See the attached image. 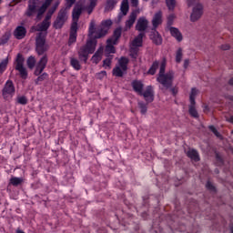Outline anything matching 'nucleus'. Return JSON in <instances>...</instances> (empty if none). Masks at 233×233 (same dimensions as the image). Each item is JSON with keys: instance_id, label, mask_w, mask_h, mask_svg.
<instances>
[{"instance_id": "nucleus-1", "label": "nucleus", "mask_w": 233, "mask_h": 233, "mask_svg": "<svg viewBox=\"0 0 233 233\" xmlns=\"http://www.w3.org/2000/svg\"><path fill=\"white\" fill-rule=\"evenodd\" d=\"M108 34L106 30H91L89 31V38L86 41V44L80 47L78 50V57L80 61L86 63L88 61V56L96 52V46H97V39L105 37Z\"/></svg>"}, {"instance_id": "nucleus-2", "label": "nucleus", "mask_w": 233, "mask_h": 233, "mask_svg": "<svg viewBox=\"0 0 233 233\" xmlns=\"http://www.w3.org/2000/svg\"><path fill=\"white\" fill-rule=\"evenodd\" d=\"M166 68L167 60L164 59L160 64L159 74L157 81L160 83V85L164 86L165 88H170V86H172V83L174 82V71H169L165 74Z\"/></svg>"}, {"instance_id": "nucleus-3", "label": "nucleus", "mask_w": 233, "mask_h": 233, "mask_svg": "<svg viewBox=\"0 0 233 233\" xmlns=\"http://www.w3.org/2000/svg\"><path fill=\"white\" fill-rule=\"evenodd\" d=\"M46 50H48V45H46V30H42L35 38V51L38 56H43Z\"/></svg>"}, {"instance_id": "nucleus-4", "label": "nucleus", "mask_w": 233, "mask_h": 233, "mask_svg": "<svg viewBox=\"0 0 233 233\" xmlns=\"http://www.w3.org/2000/svg\"><path fill=\"white\" fill-rule=\"evenodd\" d=\"M143 37H145V34L141 32L131 41L129 52L132 59H137L139 48L143 46Z\"/></svg>"}, {"instance_id": "nucleus-5", "label": "nucleus", "mask_w": 233, "mask_h": 233, "mask_svg": "<svg viewBox=\"0 0 233 233\" xmlns=\"http://www.w3.org/2000/svg\"><path fill=\"white\" fill-rule=\"evenodd\" d=\"M128 70V58L123 56L118 60V66L113 68V76L116 77H123Z\"/></svg>"}, {"instance_id": "nucleus-6", "label": "nucleus", "mask_w": 233, "mask_h": 233, "mask_svg": "<svg viewBox=\"0 0 233 233\" xmlns=\"http://www.w3.org/2000/svg\"><path fill=\"white\" fill-rule=\"evenodd\" d=\"M121 37V30H115L113 35L107 39L106 52L107 54H116V47L114 45H117V41Z\"/></svg>"}, {"instance_id": "nucleus-7", "label": "nucleus", "mask_w": 233, "mask_h": 233, "mask_svg": "<svg viewBox=\"0 0 233 233\" xmlns=\"http://www.w3.org/2000/svg\"><path fill=\"white\" fill-rule=\"evenodd\" d=\"M25 57L23 55L17 54L15 61V68L20 74L22 79H26L28 77V72H26V68H25Z\"/></svg>"}, {"instance_id": "nucleus-8", "label": "nucleus", "mask_w": 233, "mask_h": 233, "mask_svg": "<svg viewBox=\"0 0 233 233\" xmlns=\"http://www.w3.org/2000/svg\"><path fill=\"white\" fill-rule=\"evenodd\" d=\"M67 20L68 13L66 9H60L56 16V19L53 24L54 28H56V30H61V28H63Z\"/></svg>"}, {"instance_id": "nucleus-9", "label": "nucleus", "mask_w": 233, "mask_h": 233, "mask_svg": "<svg viewBox=\"0 0 233 233\" xmlns=\"http://www.w3.org/2000/svg\"><path fill=\"white\" fill-rule=\"evenodd\" d=\"M2 96L4 99H12L15 96V86L12 80H7L2 89Z\"/></svg>"}, {"instance_id": "nucleus-10", "label": "nucleus", "mask_w": 233, "mask_h": 233, "mask_svg": "<svg viewBox=\"0 0 233 233\" xmlns=\"http://www.w3.org/2000/svg\"><path fill=\"white\" fill-rule=\"evenodd\" d=\"M203 4L197 3L195 5H193L192 13L190 15V21L192 23H196V21H199L203 15Z\"/></svg>"}, {"instance_id": "nucleus-11", "label": "nucleus", "mask_w": 233, "mask_h": 233, "mask_svg": "<svg viewBox=\"0 0 233 233\" xmlns=\"http://www.w3.org/2000/svg\"><path fill=\"white\" fill-rule=\"evenodd\" d=\"M82 12H83V8L81 7V5H76L73 9V13H72L73 22H72L70 30H77L79 28L77 26V21H79V17L81 16Z\"/></svg>"}, {"instance_id": "nucleus-12", "label": "nucleus", "mask_w": 233, "mask_h": 233, "mask_svg": "<svg viewBox=\"0 0 233 233\" xmlns=\"http://www.w3.org/2000/svg\"><path fill=\"white\" fill-rule=\"evenodd\" d=\"M47 63H48V56H46V55H45L44 56H42L40 58L38 63H36L35 76H41V74H43V70H45V68H46Z\"/></svg>"}, {"instance_id": "nucleus-13", "label": "nucleus", "mask_w": 233, "mask_h": 233, "mask_svg": "<svg viewBox=\"0 0 233 233\" xmlns=\"http://www.w3.org/2000/svg\"><path fill=\"white\" fill-rule=\"evenodd\" d=\"M140 96L146 99L147 103H152L154 101V87L152 86H147L146 90Z\"/></svg>"}, {"instance_id": "nucleus-14", "label": "nucleus", "mask_w": 233, "mask_h": 233, "mask_svg": "<svg viewBox=\"0 0 233 233\" xmlns=\"http://www.w3.org/2000/svg\"><path fill=\"white\" fill-rule=\"evenodd\" d=\"M131 86L137 94L140 96V94H143V88L145 87V85L140 80H134L131 83Z\"/></svg>"}, {"instance_id": "nucleus-15", "label": "nucleus", "mask_w": 233, "mask_h": 233, "mask_svg": "<svg viewBox=\"0 0 233 233\" xmlns=\"http://www.w3.org/2000/svg\"><path fill=\"white\" fill-rule=\"evenodd\" d=\"M161 23H163V13L161 11H158L155 14L152 20L153 28H157V26H159Z\"/></svg>"}, {"instance_id": "nucleus-16", "label": "nucleus", "mask_w": 233, "mask_h": 233, "mask_svg": "<svg viewBox=\"0 0 233 233\" xmlns=\"http://www.w3.org/2000/svg\"><path fill=\"white\" fill-rule=\"evenodd\" d=\"M128 10H130L128 0H122L121 5H120V11L122 15H127L128 14ZM121 14L118 15V19H121L123 17Z\"/></svg>"}, {"instance_id": "nucleus-17", "label": "nucleus", "mask_w": 233, "mask_h": 233, "mask_svg": "<svg viewBox=\"0 0 233 233\" xmlns=\"http://www.w3.org/2000/svg\"><path fill=\"white\" fill-rule=\"evenodd\" d=\"M150 39L155 43V45H161L163 43V38L161 37V35L156 30L151 31L149 35Z\"/></svg>"}, {"instance_id": "nucleus-18", "label": "nucleus", "mask_w": 233, "mask_h": 233, "mask_svg": "<svg viewBox=\"0 0 233 233\" xmlns=\"http://www.w3.org/2000/svg\"><path fill=\"white\" fill-rule=\"evenodd\" d=\"M147 28H148V20L145 17L138 18L136 30H147Z\"/></svg>"}, {"instance_id": "nucleus-19", "label": "nucleus", "mask_w": 233, "mask_h": 233, "mask_svg": "<svg viewBox=\"0 0 233 233\" xmlns=\"http://www.w3.org/2000/svg\"><path fill=\"white\" fill-rule=\"evenodd\" d=\"M136 19H137V12L133 11L128 17V20L126 21V28H132L134 24L136 23Z\"/></svg>"}, {"instance_id": "nucleus-20", "label": "nucleus", "mask_w": 233, "mask_h": 233, "mask_svg": "<svg viewBox=\"0 0 233 233\" xmlns=\"http://www.w3.org/2000/svg\"><path fill=\"white\" fill-rule=\"evenodd\" d=\"M59 5H61V2L58 0L55 2V4L48 9L46 18V19H52V15L56 13V10L59 7Z\"/></svg>"}, {"instance_id": "nucleus-21", "label": "nucleus", "mask_w": 233, "mask_h": 233, "mask_svg": "<svg viewBox=\"0 0 233 233\" xmlns=\"http://www.w3.org/2000/svg\"><path fill=\"white\" fill-rule=\"evenodd\" d=\"M187 157L191 159L192 161H199V153L196 149H188L187 152Z\"/></svg>"}, {"instance_id": "nucleus-22", "label": "nucleus", "mask_w": 233, "mask_h": 233, "mask_svg": "<svg viewBox=\"0 0 233 233\" xmlns=\"http://www.w3.org/2000/svg\"><path fill=\"white\" fill-rule=\"evenodd\" d=\"M102 56H103V47H100L96 50L95 55L92 56L91 58L92 63H95V65H97V63L101 61Z\"/></svg>"}, {"instance_id": "nucleus-23", "label": "nucleus", "mask_w": 233, "mask_h": 233, "mask_svg": "<svg viewBox=\"0 0 233 233\" xmlns=\"http://www.w3.org/2000/svg\"><path fill=\"white\" fill-rule=\"evenodd\" d=\"M54 0H46L45 3L42 5V6H40V8L38 9V13H37V16H41L43 15V14H45L46 12V9L48 8V6H50V5H52V2Z\"/></svg>"}, {"instance_id": "nucleus-24", "label": "nucleus", "mask_w": 233, "mask_h": 233, "mask_svg": "<svg viewBox=\"0 0 233 233\" xmlns=\"http://www.w3.org/2000/svg\"><path fill=\"white\" fill-rule=\"evenodd\" d=\"M114 25L110 19H106L101 22L100 30H110L111 26Z\"/></svg>"}, {"instance_id": "nucleus-25", "label": "nucleus", "mask_w": 233, "mask_h": 233, "mask_svg": "<svg viewBox=\"0 0 233 233\" xmlns=\"http://www.w3.org/2000/svg\"><path fill=\"white\" fill-rule=\"evenodd\" d=\"M166 6H167V9L169 10V12H174L176 10V6H177V1L166 0Z\"/></svg>"}, {"instance_id": "nucleus-26", "label": "nucleus", "mask_w": 233, "mask_h": 233, "mask_svg": "<svg viewBox=\"0 0 233 233\" xmlns=\"http://www.w3.org/2000/svg\"><path fill=\"white\" fill-rule=\"evenodd\" d=\"M77 41V30H71L69 34V46Z\"/></svg>"}, {"instance_id": "nucleus-27", "label": "nucleus", "mask_w": 233, "mask_h": 233, "mask_svg": "<svg viewBox=\"0 0 233 233\" xmlns=\"http://www.w3.org/2000/svg\"><path fill=\"white\" fill-rule=\"evenodd\" d=\"M170 34L172 37H175V39H177V41H183V35L181 34V32H179V30H170Z\"/></svg>"}, {"instance_id": "nucleus-28", "label": "nucleus", "mask_w": 233, "mask_h": 233, "mask_svg": "<svg viewBox=\"0 0 233 233\" xmlns=\"http://www.w3.org/2000/svg\"><path fill=\"white\" fill-rule=\"evenodd\" d=\"M14 35L15 39H24L26 35V30H15Z\"/></svg>"}, {"instance_id": "nucleus-29", "label": "nucleus", "mask_w": 233, "mask_h": 233, "mask_svg": "<svg viewBox=\"0 0 233 233\" xmlns=\"http://www.w3.org/2000/svg\"><path fill=\"white\" fill-rule=\"evenodd\" d=\"M35 11H36L35 4L29 5L28 9L25 12V15H27V17H32V15L35 14Z\"/></svg>"}, {"instance_id": "nucleus-30", "label": "nucleus", "mask_w": 233, "mask_h": 233, "mask_svg": "<svg viewBox=\"0 0 233 233\" xmlns=\"http://www.w3.org/2000/svg\"><path fill=\"white\" fill-rule=\"evenodd\" d=\"M199 91H198V89L196 88H192L191 89V93L189 96V101L191 105H196V96H198Z\"/></svg>"}, {"instance_id": "nucleus-31", "label": "nucleus", "mask_w": 233, "mask_h": 233, "mask_svg": "<svg viewBox=\"0 0 233 233\" xmlns=\"http://www.w3.org/2000/svg\"><path fill=\"white\" fill-rule=\"evenodd\" d=\"M157 68H159V62L155 61L151 67L149 68L147 74H150V76H154V74H156V71L157 70Z\"/></svg>"}, {"instance_id": "nucleus-32", "label": "nucleus", "mask_w": 233, "mask_h": 233, "mask_svg": "<svg viewBox=\"0 0 233 233\" xmlns=\"http://www.w3.org/2000/svg\"><path fill=\"white\" fill-rule=\"evenodd\" d=\"M70 65L75 70H81V64H79V60L76 58H71Z\"/></svg>"}, {"instance_id": "nucleus-33", "label": "nucleus", "mask_w": 233, "mask_h": 233, "mask_svg": "<svg viewBox=\"0 0 233 233\" xmlns=\"http://www.w3.org/2000/svg\"><path fill=\"white\" fill-rule=\"evenodd\" d=\"M10 183L11 185H13V187H17L18 185H21V183H23V177H13L10 179Z\"/></svg>"}, {"instance_id": "nucleus-34", "label": "nucleus", "mask_w": 233, "mask_h": 233, "mask_svg": "<svg viewBox=\"0 0 233 233\" xmlns=\"http://www.w3.org/2000/svg\"><path fill=\"white\" fill-rule=\"evenodd\" d=\"M116 5H117V0H106V10H114L116 8Z\"/></svg>"}, {"instance_id": "nucleus-35", "label": "nucleus", "mask_w": 233, "mask_h": 233, "mask_svg": "<svg viewBox=\"0 0 233 233\" xmlns=\"http://www.w3.org/2000/svg\"><path fill=\"white\" fill-rule=\"evenodd\" d=\"M90 4L87 6V14H92V12L94 11V8H96V6L97 5V0H89Z\"/></svg>"}, {"instance_id": "nucleus-36", "label": "nucleus", "mask_w": 233, "mask_h": 233, "mask_svg": "<svg viewBox=\"0 0 233 233\" xmlns=\"http://www.w3.org/2000/svg\"><path fill=\"white\" fill-rule=\"evenodd\" d=\"M183 59V49L179 47L176 52V63H181Z\"/></svg>"}, {"instance_id": "nucleus-37", "label": "nucleus", "mask_w": 233, "mask_h": 233, "mask_svg": "<svg viewBox=\"0 0 233 233\" xmlns=\"http://www.w3.org/2000/svg\"><path fill=\"white\" fill-rule=\"evenodd\" d=\"M10 32H6L1 38H0V45H6L10 40Z\"/></svg>"}, {"instance_id": "nucleus-38", "label": "nucleus", "mask_w": 233, "mask_h": 233, "mask_svg": "<svg viewBox=\"0 0 233 233\" xmlns=\"http://www.w3.org/2000/svg\"><path fill=\"white\" fill-rule=\"evenodd\" d=\"M27 66L31 70L34 68V66H35V57H34V56H29L28 57V59H27Z\"/></svg>"}, {"instance_id": "nucleus-39", "label": "nucleus", "mask_w": 233, "mask_h": 233, "mask_svg": "<svg viewBox=\"0 0 233 233\" xmlns=\"http://www.w3.org/2000/svg\"><path fill=\"white\" fill-rule=\"evenodd\" d=\"M6 66H8V59L5 58L0 63V74H3L5 70H6Z\"/></svg>"}, {"instance_id": "nucleus-40", "label": "nucleus", "mask_w": 233, "mask_h": 233, "mask_svg": "<svg viewBox=\"0 0 233 233\" xmlns=\"http://www.w3.org/2000/svg\"><path fill=\"white\" fill-rule=\"evenodd\" d=\"M189 114L192 117H198V110H196L195 105L189 106Z\"/></svg>"}, {"instance_id": "nucleus-41", "label": "nucleus", "mask_w": 233, "mask_h": 233, "mask_svg": "<svg viewBox=\"0 0 233 233\" xmlns=\"http://www.w3.org/2000/svg\"><path fill=\"white\" fill-rule=\"evenodd\" d=\"M48 78V74L46 73H43L42 75H40L36 79H35V84L39 85V83H41V81H45V79Z\"/></svg>"}, {"instance_id": "nucleus-42", "label": "nucleus", "mask_w": 233, "mask_h": 233, "mask_svg": "<svg viewBox=\"0 0 233 233\" xmlns=\"http://www.w3.org/2000/svg\"><path fill=\"white\" fill-rule=\"evenodd\" d=\"M76 4V0H66V8L64 10H70Z\"/></svg>"}, {"instance_id": "nucleus-43", "label": "nucleus", "mask_w": 233, "mask_h": 233, "mask_svg": "<svg viewBox=\"0 0 233 233\" xmlns=\"http://www.w3.org/2000/svg\"><path fill=\"white\" fill-rule=\"evenodd\" d=\"M46 21H50V18H45L42 23L38 25L39 30H46Z\"/></svg>"}, {"instance_id": "nucleus-44", "label": "nucleus", "mask_w": 233, "mask_h": 233, "mask_svg": "<svg viewBox=\"0 0 233 233\" xmlns=\"http://www.w3.org/2000/svg\"><path fill=\"white\" fill-rule=\"evenodd\" d=\"M110 65H112V56H110L109 57H107L104 60V67L105 68H110Z\"/></svg>"}, {"instance_id": "nucleus-45", "label": "nucleus", "mask_w": 233, "mask_h": 233, "mask_svg": "<svg viewBox=\"0 0 233 233\" xmlns=\"http://www.w3.org/2000/svg\"><path fill=\"white\" fill-rule=\"evenodd\" d=\"M138 106L140 108V112L141 114H147V104L143 103V102H138Z\"/></svg>"}, {"instance_id": "nucleus-46", "label": "nucleus", "mask_w": 233, "mask_h": 233, "mask_svg": "<svg viewBox=\"0 0 233 233\" xmlns=\"http://www.w3.org/2000/svg\"><path fill=\"white\" fill-rule=\"evenodd\" d=\"M17 101L19 105H26V103H28V99H26V96H19L17 98Z\"/></svg>"}, {"instance_id": "nucleus-47", "label": "nucleus", "mask_w": 233, "mask_h": 233, "mask_svg": "<svg viewBox=\"0 0 233 233\" xmlns=\"http://www.w3.org/2000/svg\"><path fill=\"white\" fill-rule=\"evenodd\" d=\"M206 188H208V190H210L211 192H216V187L209 181L207 182Z\"/></svg>"}, {"instance_id": "nucleus-48", "label": "nucleus", "mask_w": 233, "mask_h": 233, "mask_svg": "<svg viewBox=\"0 0 233 233\" xmlns=\"http://www.w3.org/2000/svg\"><path fill=\"white\" fill-rule=\"evenodd\" d=\"M174 19H176V15H170L167 17V25H168V26H172V23H174Z\"/></svg>"}, {"instance_id": "nucleus-49", "label": "nucleus", "mask_w": 233, "mask_h": 233, "mask_svg": "<svg viewBox=\"0 0 233 233\" xmlns=\"http://www.w3.org/2000/svg\"><path fill=\"white\" fill-rule=\"evenodd\" d=\"M209 130H211V132H213L217 137H219V132H218V129H216L214 126H209Z\"/></svg>"}, {"instance_id": "nucleus-50", "label": "nucleus", "mask_w": 233, "mask_h": 233, "mask_svg": "<svg viewBox=\"0 0 233 233\" xmlns=\"http://www.w3.org/2000/svg\"><path fill=\"white\" fill-rule=\"evenodd\" d=\"M196 3H198V0H187V5L188 8H190V6H194L195 5H197Z\"/></svg>"}, {"instance_id": "nucleus-51", "label": "nucleus", "mask_w": 233, "mask_h": 233, "mask_svg": "<svg viewBox=\"0 0 233 233\" xmlns=\"http://www.w3.org/2000/svg\"><path fill=\"white\" fill-rule=\"evenodd\" d=\"M131 1V6H133V8H137V6H139V0H130Z\"/></svg>"}, {"instance_id": "nucleus-52", "label": "nucleus", "mask_w": 233, "mask_h": 233, "mask_svg": "<svg viewBox=\"0 0 233 233\" xmlns=\"http://www.w3.org/2000/svg\"><path fill=\"white\" fill-rule=\"evenodd\" d=\"M221 50H230V46L228 44L222 45L220 46Z\"/></svg>"}, {"instance_id": "nucleus-53", "label": "nucleus", "mask_w": 233, "mask_h": 233, "mask_svg": "<svg viewBox=\"0 0 233 233\" xmlns=\"http://www.w3.org/2000/svg\"><path fill=\"white\" fill-rule=\"evenodd\" d=\"M89 30H96V22L91 21L90 25H89Z\"/></svg>"}, {"instance_id": "nucleus-54", "label": "nucleus", "mask_w": 233, "mask_h": 233, "mask_svg": "<svg viewBox=\"0 0 233 233\" xmlns=\"http://www.w3.org/2000/svg\"><path fill=\"white\" fill-rule=\"evenodd\" d=\"M190 64V61L188 59H186L184 61V68H188V65Z\"/></svg>"}, {"instance_id": "nucleus-55", "label": "nucleus", "mask_w": 233, "mask_h": 233, "mask_svg": "<svg viewBox=\"0 0 233 233\" xmlns=\"http://www.w3.org/2000/svg\"><path fill=\"white\" fill-rule=\"evenodd\" d=\"M105 76H106V71H101V72L98 74V77H105Z\"/></svg>"}, {"instance_id": "nucleus-56", "label": "nucleus", "mask_w": 233, "mask_h": 233, "mask_svg": "<svg viewBox=\"0 0 233 233\" xmlns=\"http://www.w3.org/2000/svg\"><path fill=\"white\" fill-rule=\"evenodd\" d=\"M171 92H172L173 96H176V94H177V88L172 87Z\"/></svg>"}, {"instance_id": "nucleus-57", "label": "nucleus", "mask_w": 233, "mask_h": 233, "mask_svg": "<svg viewBox=\"0 0 233 233\" xmlns=\"http://www.w3.org/2000/svg\"><path fill=\"white\" fill-rule=\"evenodd\" d=\"M50 28V21L46 22V30H48Z\"/></svg>"}, {"instance_id": "nucleus-58", "label": "nucleus", "mask_w": 233, "mask_h": 233, "mask_svg": "<svg viewBox=\"0 0 233 233\" xmlns=\"http://www.w3.org/2000/svg\"><path fill=\"white\" fill-rule=\"evenodd\" d=\"M15 30H26L24 26L18 25Z\"/></svg>"}, {"instance_id": "nucleus-59", "label": "nucleus", "mask_w": 233, "mask_h": 233, "mask_svg": "<svg viewBox=\"0 0 233 233\" xmlns=\"http://www.w3.org/2000/svg\"><path fill=\"white\" fill-rule=\"evenodd\" d=\"M21 1L23 0H13V3H15V5H18V3H21Z\"/></svg>"}, {"instance_id": "nucleus-60", "label": "nucleus", "mask_w": 233, "mask_h": 233, "mask_svg": "<svg viewBox=\"0 0 233 233\" xmlns=\"http://www.w3.org/2000/svg\"><path fill=\"white\" fill-rule=\"evenodd\" d=\"M16 233H25L23 230H17Z\"/></svg>"}, {"instance_id": "nucleus-61", "label": "nucleus", "mask_w": 233, "mask_h": 233, "mask_svg": "<svg viewBox=\"0 0 233 233\" xmlns=\"http://www.w3.org/2000/svg\"><path fill=\"white\" fill-rule=\"evenodd\" d=\"M169 30H177L176 27H170Z\"/></svg>"}, {"instance_id": "nucleus-62", "label": "nucleus", "mask_w": 233, "mask_h": 233, "mask_svg": "<svg viewBox=\"0 0 233 233\" xmlns=\"http://www.w3.org/2000/svg\"><path fill=\"white\" fill-rule=\"evenodd\" d=\"M230 233H233V226L230 228Z\"/></svg>"}, {"instance_id": "nucleus-63", "label": "nucleus", "mask_w": 233, "mask_h": 233, "mask_svg": "<svg viewBox=\"0 0 233 233\" xmlns=\"http://www.w3.org/2000/svg\"><path fill=\"white\" fill-rule=\"evenodd\" d=\"M230 101H233V96H229Z\"/></svg>"}, {"instance_id": "nucleus-64", "label": "nucleus", "mask_w": 233, "mask_h": 233, "mask_svg": "<svg viewBox=\"0 0 233 233\" xmlns=\"http://www.w3.org/2000/svg\"><path fill=\"white\" fill-rule=\"evenodd\" d=\"M116 30H121V27H117V28H116Z\"/></svg>"}]
</instances>
